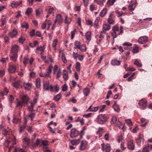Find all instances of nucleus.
<instances>
[{
    "mask_svg": "<svg viewBox=\"0 0 152 152\" xmlns=\"http://www.w3.org/2000/svg\"><path fill=\"white\" fill-rule=\"evenodd\" d=\"M21 27H23L26 29L28 28V24L27 23L24 22L21 24Z\"/></svg>",
    "mask_w": 152,
    "mask_h": 152,
    "instance_id": "nucleus-38",
    "label": "nucleus"
},
{
    "mask_svg": "<svg viewBox=\"0 0 152 152\" xmlns=\"http://www.w3.org/2000/svg\"><path fill=\"white\" fill-rule=\"evenodd\" d=\"M31 84L28 83H23V86L26 90H29L31 88Z\"/></svg>",
    "mask_w": 152,
    "mask_h": 152,
    "instance_id": "nucleus-17",
    "label": "nucleus"
},
{
    "mask_svg": "<svg viewBox=\"0 0 152 152\" xmlns=\"http://www.w3.org/2000/svg\"><path fill=\"white\" fill-rule=\"evenodd\" d=\"M34 60V59L33 58H31L30 59L28 58H24L23 64L26 66V64L28 63H29L30 64H31L33 62Z\"/></svg>",
    "mask_w": 152,
    "mask_h": 152,
    "instance_id": "nucleus-10",
    "label": "nucleus"
},
{
    "mask_svg": "<svg viewBox=\"0 0 152 152\" xmlns=\"http://www.w3.org/2000/svg\"><path fill=\"white\" fill-rule=\"evenodd\" d=\"M135 7V5L134 4H133L129 6V8L130 11H133L134 10Z\"/></svg>",
    "mask_w": 152,
    "mask_h": 152,
    "instance_id": "nucleus-52",
    "label": "nucleus"
},
{
    "mask_svg": "<svg viewBox=\"0 0 152 152\" xmlns=\"http://www.w3.org/2000/svg\"><path fill=\"white\" fill-rule=\"evenodd\" d=\"M6 17L4 15H2L1 19V23L0 25V26H3L6 23Z\"/></svg>",
    "mask_w": 152,
    "mask_h": 152,
    "instance_id": "nucleus-29",
    "label": "nucleus"
},
{
    "mask_svg": "<svg viewBox=\"0 0 152 152\" xmlns=\"http://www.w3.org/2000/svg\"><path fill=\"white\" fill-rule=\"evenodd\" d=\"M91 32L90 31H88L86 34V38L87 40H90L91 39Z\"/></svg>",
    "mask_w": 152,
    "mask_h": 152,
    "instance_id": "nucleus-32",
    "label": "nucleus"
},
{
    "mask_svg": "<svg viewBox=\"0 0 152 152\" xmlns=\"http://www.w3.org/2000/svg\"><path fill=\"white\" fill-rule=\"evenodd\" d=\"M103 129L102 128H99L98 129V130L97 132V134L100 135L99 137H100L102 136V134L101 132H103Z\"/></svg>",
    "mask_w": 152,
    "mask_h": 152,
    "instance_id": "nucleus-57",
    "label": "nucleus"
},
{
    "mask_svg": "<svg viewBox=\"0 0 152 152\" xmlns=\"http://www.w3.org/2000/svg\"><path fill=\"white\" fill-rule=\"evenodd\" d=\"M13 85L14 87L18 89L20 85V83L19 81H15L13 83Z\"/></svg>",
    "mask_w": 152,
    "mask_h": 152,
    "instance_id": "nucleus-39",
    "label": "nucleus"
},
{
    "mask_svg": "<svg viewBox=\"0 0 152 152\" xmlns=\"http://www.w3.org/2000/svg\"><path fill=\"white\" fill-rule=\"evenodd\" d=\"M32 10H33L32 8L29 7L27 9L26 13L27 14V15H28L31 13Z\"/></svg>",
    "mask_w": 152,
    "mask_h": 152,
    "instance_id": "nucleus-43",
    "label": "nucleus"
},
{
    "mask_svg": "<svg viewBox=\"0 0 152 152\" xmlns=\"http://www.w3.org/2000/svg\"><path fill=\"white\" fill-rule=\"evenodd\" d=\"M56 75V79H58L60 78L61 75V69H59L58 71L56 72V73L55 74Z\"/></svg>",
    "mask_w": 152,
    "mask_h": 152,
    "instance_id": "nucleus-27",
    "label": "nucleus"
},
{
    "mask_svg": "<svg viewBox=\"0 0 152 152\" xmlns=\"http://www.w3.org/2000/svg\"><path fill=\"white\" fill-rule=\"evenodd\" d=\"M115 12L118 15V17H119L120 16H121L123 15V12H120L118 10H116L115 11Z\"/></svg>",
    "mask_w": 152,
    "mask_h": 152,
    "instance_id": "nucleus-64",
    "label": "nucleus"
},
{
    "mask_svg": "<svg viewBox=\"0 0 152 152\" xmlns=\"http://www.w3.org/2000/svg\"><path fill=\"white\" fill-rule=\"evenodd\" d=\"M58 69V66L57 65H55L54 66V67L53 68V74L54 75H55L56 72L57 71V70Z\"/></svg>",
    "mask_w": 152,
    "mask_h": 152,
    "instance_id": "nucleus-61",
    "label": "nucleus"
},
{
    "mask_svg": "<svg viewBox=\"0 0 152 152\" xmlns=\"http://www.w3.org/2000/svg\"><path fill=\"white\" fill-rule=\"evenodd\" d=\"M26 126L24 125H21L20 126L19 128V132L21 133L26 128Z\"/></svg>",
    "mask_w": 152,
    "mask_h": 152,
    "instance_id": "nucleus-55",
    "label": "nucleus"
},
{
    "mask_svg": "<svg viewBox=\"0 0 152 152\" xmlns=\"http://www.w3.org/2000/svg\"><path fill=\"white\" fill-rule=\"evenodd\" d=\"M63 18L62 16L59 14L58 15L56 16V19L54 21V24L57 22L58 24H61L63 22Z\"/></svg>",
    "mask_w": 152,
    "mask_h": 152,
    "instance_id": "nucleus-7",
    "label": "nucleus"
},
{
    "mask_svg": "<svg viewBox=\"0 0 152 152\" xmlns=\"http://www.w3.org/2000/svg\"><path fill=\"white\" fill-rule=\"evenodd\" d=\"M111 64L113 65H119L120 64V61L115 59L114 61H112Z\"/></svg>",
    "mask_w": 152,
    "mask_h": 152,
    "instance_id": "nucleus-28",
    "label": "nucleus"
},
{
    "mask_svg": "<svg viewBox=\"0 0 152 152\" xmlns=\"http://www.w3.org/2000/svg\"><path fill=\"white\" fill-rule=\"evenodd\" d=\"M44 49V47L42 46H41L40 47H38L37 48V50L40 51V54H42V53H43Z\"/></svg>",
    "mask_w": 152,
    "mask_h": 152,
    "instance_id": "nucleus-35",
    "label": "nucleus"
},
{
    "mask_svg": "<svg viewBox=\"0 0 152 152\" xmlns=\"http://www.w3.org/2000/svg\"><path fill=\"white\" fill-rule=\"evenodd\" d=\"M80 65L79 62H77L76 65L75 66V68L77 71H79L80 70Z\"/></svg>",
    "mask_w": 152,
    "mask_h": 152,
    "instance_id": "nucleus-50",
    "label": "nucleus"
},
{
    "mask_svg": "<svg viewBox=\"0 0 152 152\" xmlns=\"http://www.w3.org/2000/svg\"><path fill=\"white\" fill-rule=\"evenodd\" d=\"M29 34L30 36L31 37H33L35 35V30L34 29H32L31 31L29 33Z\"/></svg>",
    "mask_w": 152,
    "mask_h": 152,
    "instance_id": "nucleus-54",
    "label": "nucleus"
},
{
    "mask_svg": "<svg viewBox=\"0 0 152 152\" xmlns=\"http://www.w3.org/2000/svg\"><path fill=\"white\" fill-rule=\"evenodd\" d=\"M132 51L133 53H137L139 51V48L138 47L135 45L134 47H133V48L132 50Z\"/></svg>",
    "mask_w": 152,
    "mask_h": 152,
    "instance_id": "nucleus-41",
    "label": "nucleus"
},
{
    "mask_svg": "<svg viewBox=\"0 0 152 152\" xmlns=\"http://www.w3.org/2000/svg\"><path fill=\"white\" fill-rule=\"evenodd\" d=\"M76 32V29H74L73 30L71 31V39H73L75 36V32Z\"/></svg>",
    "mask_w": 152,
    "mask_h": 152,
    "instance_id": "nucleus-62",
    "label": "nucleus"
},
{
    "mask_svg": "<svg viewBox=\"0 0 152 152\" xmlns=\"http://www.w3.org/2000/svg\"><path fill=\"white\" fill-rule=\"evenodd\" d=\"M111 34L112 36L113 37V39L114 40V38H116L117 36L120 35V33L113 31L111 32Z\"/></svg>",
    "mask_w": 152,
    "mask_h": 152,
    "instance_id": "nucleus-33",
    "label": "nucleus"
},
{
    "mask_svg": "<svg viewBox=\"0 0 152 152\" xmlns=\"http://www.w3.org/2000/svg\"><path fill=\"white\" fill-rule=\"evenodd\" d=\"M63 76L65 81L67 80L69 78L68 72L65 70L63 71Z\"/></svg>",
    "mask_w": 152,
    "mask_h": 152,
    "instance_id": "nucleus-18",
    "label": "nucleus"
},
{
    "mask_svg": "<svg viewBox=\"0 0 152 152\" xmlns=\"http://www.w3.org/2000/svg\"><path fill=\"white\" fill-rule=\"evenodd\" d=\"M58 42V41L57 39H55L53 42L52 46L54 49H55L56 48Z\"/></svg>",
    "mask_w": 152,
    "mask_h": 152,
    "instance_id": "nucleus-53",
    "label": "nucleus"
},
{
    "mask_svg": "<svg viewBox=\"0 0 152 152\" xmlns=\"http://www.w3.org/2000/svg\"><path fill=\"white\" fill-rule=\"evenodd\" d=\"M40 79L39 78H37L36 80V85L37 88H39L40 87Z\"/></svg>",
    "mask_w": 152,
    "mask_h": 152,
    "instance_id": "nucleus-30",
    "label": "nucleus"
},
{
    "mask_svg": "<svg viewBox=\"0 0 152 152\" xmlns=\"http://www.w3.org/2000/svg\"><path fill=\"white\" fill-rule=\"evenodd\" d=\"M13 152H26L25 150L23 149L15 148Z\"/></svg>",
    "mask_w": 152,
    "mask_h": 152,
    "instance_id": "nucleus-37",
    "label": "nucleus"
},
{
    "mask_svg": "<svg viewBox=\"0 0 152 152\" xmlns=\"http://www.w3.org/2000/svg\"><path fill=\"white\" fill-rule=\"evenodd\" d=\"M117 121V118L115 116H113L112 117V121L114 124L116 123Z\"/></svg>",
    "mask_w": 152,
    "mask_h": 152,
    "instance_id": "nucleus-60",
    "label": "nucleus"
},
{
    "mask_svg": "<svg viewBox=\"0 0 152 152\" xmlns=\"http://www.w3.org/2000/svg\"><path fill=\"white\" fill-rule=\"evenodd\" d=\"M105 1V0H96V2L97 4L102 5H103Z\"/></svg>",
    "mask_w": 152,
    "mask_h": 152,
    "instance_id": "nucleus-48",
    "label": "nucleus"
},
{
    "mask_svg": "<svg viewBox=\"0 0 152 152\" xmlns=\"http://www.w3.org/2000/svg\"><path fill=\"white\" fill-rule=\"evenodd\" d=\"M16 66L14 65H10L9 66L8 69V71L10 73H14L16 70Z\"/></svg>",
    "mask_w": 152,
    "mask_h": 152,
    "instance_id": "nucleus-13",
    "label": "nucleus"
},
{
    "mask_svg": "<svg viewBox=\"0 0 152 152\" xmlns=\"http://www.w3.org/2000/svg\"><path fill=\"white\" fill-rule=\"evenodd\" d=\"M23 143L26 146H29L30 145V140L27 137H25L23 140Z\"/></svg>",
    "mask_w": 152,
    "mask_h": 152,
    "instance_id": "nucleus-19",
    "label": "nucleus"
},
{
    "mask_svg": "<svg viewBox=\"0 0 152 152\" xmlns=\"http://www.w3.org/2000/svg\"><path fill=\"white\" fill-rule=\"evenodd\" d=\"M17 30L15 28L13 29L9 33V35L11 38L15 37L18 34Z\"/></svg>",
    "mask_w": 152,
    "mask_h": 152,
    "instance_id": "nucleus-8",
    "label": "nucleus"
},
{
    "mask_svg": "<svg viewBox=\"0 0 152 152\" xmlns=\"http://www.w3.org/2000/svg\"><path fill=\"white\" fill-rule=\"evenodd\" d=\"M61 96V95L60 94H58L54 97V99L56 101H57L60 99Z\"/></svg>",
    "mask_w": 152,
    "mask_h": 152,
    "instance_id": "nucleus-45",
    "label": "nucleus"
},
{
    "mask_svg": "<svg viewBox=\"0 0 152 152\" xmlns=\"http://www.w3.org/2000/svg\"><path fill=\"white\" fill-rule=\"evenodd\" d=\"M35 114L34 113H31L28 115V116L31 118V120L32 121L35 116Z\"/></svg>",
    "mask_w": 152,
    "mask_h": 152,
    "instance_id": "nucleus-51",
    "label": "nucleus"
},
{
    "mask_svg": "<svg viewBox=\"0 0 152 152\" xmlns=\"http://www.w3.org/2000/svg\"><path fill=\"white\" fill-rule=\"evenodd\" d=\"M42 9L40 8H39L36 10V15L37 16H39L40 13L42 12Z\"/></svg>",
    "mask_w": 152,
    "mask_h": 152,
    "instance_id": "nucleus-49",
    "label": "nucleus"
},
{
    "mask_svg": "<svg viewBox=\"0 0 152 152\" xmlns=\"http://www.w3.org/2000/svg\"><path fill=\"white\" fill-rule=\"evenodd\" d=\"M74 44L75 47H74V48L75 49H76L77 48L79 49L81 45L80 42L78 41H75L74 42Z\"/></svg>",
    "mask_w": 152,
    "mask_h": 152,
    "instance_id": "nucleus-24",
    "label": "nucleus"
},
{
    "mask_svg": "<svg viewBox=\"0 0 152 152\" xmlns=\"http://www.w3.org/2000/svg\"><path fill=\"white\" fill-rule=\"evenodd\" d=\"M22 3V2L21 1L13 2L11 4V6L13 8L16 7L20 4H21Z\"/></svg>",
    "mask_w": 152,
    "mask_h": 152,
    "instance_id": "nucleus-26",
    "label": "nucleus"
},
{
    "mask_svg": "<svg viewBox=\"0 0 152 152\" xmlns=\"http://www.w3.org/2000/svg\"><path fill=\"white\" fill-rule=\"evenodd\" d=\"M71 20H70V19H69V18L67 16H66L65 17V23L67 24H69Z\"/></svg>",
    "mask_w": 152,
    "mask_h": 152,
    "instance_id": "nucleus-63",
    "label": "nucleus"
},
{
    "mask_svg": "<svg viewBox=\"0 0 152 152\" xmlns=\"http://www.w3.org/2000/svg\"><path fill=\"white\" fill-rule=\"evenodd\" d=\"M142 137L140 135H139L138 137L136 140V142L138 145L140 144L141 143Z\"/></svg>",
    "mask_w": 152,
    "mask_h": 152,
    "instance_id": "nucleus-58",
    "label": "nucleus"
},
{
    "mask_svg": "<svg viewBox=\"0 0 152 152\" xmlns=\"http://www.w3.org/2000/svg\"><path fill=\"white\" fill-rule=\"evenodd\" d=\"M112 30L113 31L120 33L119 28L118 26L117 25L115 26L113 28Z\"/></svg>",
    "mask_w": 152,
    "mask_h": 152,
    "instance_id": "nucleus-40",
    "label": "nucleus"
},
{
    "mask_svg": "<svg viewBox=\"0 0 152 152\" xmlns=\"http://www.w3.org/2000/svg\"><path fill=\"white\" fill-rule=\"evenodd\" d=\"M43 88L45 90H50L51 92H52L53 91V87L51 85H49L48 82H46L44 83Z\"/></svg>",
    "mask_w": 152,
    "mask_h": 152,
    "instance_id": "nucleus-4",
    "label": "nucleus"
},
{
    "mask_svg": "<svg viewBox=\"0 0 152 152\" xmlns=\"http://www.w3.org/2000/svg\"><path fill=\"white\" fill-rule=\"evenodd\" d=\"M127 146L129 150H133L134 149L135 146L132 140H130L128 142Z\"/></svg>",
    "mask_w": 152,
    "mask_h": 152,
    "instance_id": "nucleus-12",
    "label": "nucleus"
},
{
    "mask_svg": "<svg viewBox=\"0 0 152 152\" xmlns=\"http://www.w3.org/2000/svg\"><path fill=\"white\" fill-rule=\"evenodd\" d=\"M19 49L18 46L16 45H14L12 46L11 50V52L13 56L11 57H17V52Z\"/></svg>",
    "mask_w": 152,
    "mask_h": 152,
    "instance_id": "nucleus-3",
    "label": "nucleus"
},
{
    "mask_svg": "<svg viewBox=\"0 0 152 152\" xmlns=\"http://www.w3.org/2000/svg\"><path fill=\"white\" fill-rule=\"evenodd\" d=\"M34 106V104L33 103H31V106L28 107V109L29 111H33V107Z\"/></svg>",
    "mask_w": 152,
    "mask_h": 152,
    "instance_id": "nucleus-56",
    "label": "nucleus"
},
{
    "mask_svg": "<svg viewBox=\"0 0 152 152\" xmlns=\"http://www.w3.org/2000/svg\"><path fill=\"white\" fill-rule=\"evenodd\" d=\"M48 142L47 140H41V145H43V146H47L48 145Z\"/></svg>",
    "mask_w": 152,
    "mask_h": 152,
    "instance_id": "nucleus-44",
    "label": "nucleus"
},
{
    "mask_svg": "<svg viewBox=\"0 0 152 152\" xmlns=\"http://www.w3.org/2000/svg\"><path fill=\"white\" fill-rule=\"evenodd\" d=\"M16 100V102L15 103L16 107L20 109L23 105L26 106L27 104L29 98L27 96L23 95L21 97L20 100L18 99H17Z\"/></svg>",
    "mask_w": 152,
    "mask_h": 152,
    "instance_id": "nucleus-1",
    "label": "nucleus"
},
{
    "mask_svg": "<svg viewBox=\"0 0 152 152\" xmlns=\"http://www.w3.org/2000/svg\"><path fill=\"white\" fill-rule=\"evenodd\" d=\"M10 143H11V144L12 145L15 144L16 142L15 141H12L11 140H7L4 142V145L7 148L9 147V145Z\"/></svg>",
    "mask_w": 152,
    "mask_h": 152,
    "instance_id": "nucleus-15",
    "label": "nucleus"
},
{
    "mask_svg": "<svg viewBox=\"0 0 152 152\" xmlns=\"http://www.w3.org/2000/svg\"><path fill=\"white\" fill-rule=\"evenodd\" d=\"M53 68V67L52 65H50L48 67V70L47 72L46 73L47 74H48L49 76L50 74L52 72V70Z\"/></svg>",
    "mask_w": 152,
    "mask_h": 152,
    "instance_id": "nucleus-46",
    "label": "nucleus"
},
{
    "mask_svg": "<svg viewBox=\"0 0 152 152\" xmlns=\"http://www.w3.org/2000/svg\"><path fill=\"white\" fill-rule=\"evenodd\" d=\"M134 64L137 67L140 68L142 66V64L140 63L138 61L136 60L134 62Z\"/></svg>",
    "mask_w": 152,
    "mask_h": 152,
    "instance_id": "nucleus-42",
    "label": "nucleus"
},
{
    "mask_svg": "<svg viewBox=\"0 0 152 152\" xmlns=\"http://www.w3.org/2000/svg\"><path fill=\"white\" fill-rule=\"evenodd\" d=\"M148 38L146 36L141 37L138 39V42L141 44H144L148 42Z\"/></svg>",
    "mask_w": 152,
    "mask_h": 152,
    "instance_id": "nucleus-5",
    "label": "nucleus"
},
{
    "mask_svg": "<svg viewBox=\"0 0 152 152\" xmlns=\"http://www.w3.org/2000/svg\"><path fill=\"white\" fill-rule=\"evenodd\" d=\"M20 122V119L16 116L14 115L12 122L14 124H17L18 122Z\"/></svg>",
    "mask_w": 152,
    "mask_h": 152,
    "instance_id": "nucleus-25",
    "label": "nucleus"
},
{
    "mask_svg": "<svg viewBox=\"0 0 152 152\" xmlns=\"http://www.w3.org/2000/svg\"><path fill=\"white\" fill-rule=\"evenodd\" d=\"M115 126H117L119 128H121V126L122 125V123L121 122L119 121H118L115 124H114Z\"/></svg>",
    "mask_w": 152,
    "mask_h": 152,
    "instance_id": "nucleus-59",
    "label": "nucleus"
},
{
    "mask_svg": "<svg viewBox=\"0 0 152 152\" xmlns=\"http://www.w3.org/2000/svg\"><path fill=\"white\" fill-rule=\"evenodd\" d=\"M107 120V118L105 115L100 114L98 116V122L100 124H104Z\"/></svg>",
    "mask_w": 152,
    "mask_h": 152,
    "instance_id": "nucleus-2",
    "label": "nucleus"
},
{
    "mask_svg": "<svg viewBox=\"0 0 152 152\" xmlns=\"http://www.w3.org/2000/svg\"><path fill=\"white\" fill-rule=\"evenodd\" d=\"M54 12V9L53 7H50L48 10V13L49 15L53 13Z\"/></svg>",
    "mask_w": 152,
    "mask_h": 152,
    "instance_id": "nucleus-47",
    "label": "nucleus"
},
{
    "mask_svg": "<svg viewBox=\"0 0 152 152\" xmlns=\"http://www.w3.org/2000/svg\"><path fill=\"white\" fill-rule=\"evenodd\" d=\"M102 149L105 151L106 152H110V146L108 144H107L105 145L104 144H102Z\"/></svg>",
    "mask_w": 152,
    "mask_h": 152,
    "instance_id": "nucleus-6",
    "label": "nucleus"
},
{
    "mask_svg": "<svg viewBox=\"0 0 152 152\" xmlns=\"http://www.w3.org/2000/svg\"><path fill=\"white\" fill-rule=\"evenodd\" d=\"M152 148V145H148L143 149V152H149V150H151Z\"/></svg>",
    "mask_w": 152,
    "mask_h": 152,
    "instance_id": "nucleus-21",
    "label": "nucleus"
},
{
    "mask_svg": "<svg viewBox=\"0 0 152 152\" xmlns=\"http://www.w3.org/2000/svg\"><path fill=\"white\" fill-rule=\"evenodd\" d=\"M83 92L84 94L86 96H87L90 93V90L88 88H85L83 90Z\"/></svg>",
    "mask_w": 152,
    "mask_h": 152,
    "instance_id": "nucleus-31",
    "label": "nucleus"
},
{
    "mask_svg": "<svg viewBox=\"0 0 152 152\" xmlns=\"http://www.w3.org/2000/svg\"><path fill=\"white\" fill-rule=\"evenodd\" d=\"M87 145V142L85 140L82 141L81 142L80 149L81 150H83L86 148Z\"/></svg>",
    "mask_w": 152,
    "mask_h": 152,
    "instance_id": "nucleus-11",
    "label": "nucleus"
},
{
    "mask_svg": "<svg viewBox=\"0 0 152 152\" xmlns=\"http://www.w3.org/2000/svg\"><path fill=\"white\" fill-rule=\"evenodd\" d=\"M113 15L112 14H110L109 18L108 19V22L110 24H114V20L113 19L112 16Z\"/></svg>",
    "mask_w": 152,
    "mask_h": 152,
    "instance_id": "nucleus-20",
    "label": "nucleus"
},
{
    "mask_svg": "<svg viewBox=\"0 0 152 152\" xmlns=\"http://www.w3.org/2000/svg\"><path fill=\"white\" fill-rule=\"evenodd\" d=\"M79 132L75 129H72L71 131L70 137L73 138L77 137L79 134Z\"/></svg>",
    "mask_w": 152,
    "mask_h": 152,
    "instance_id": "nucleus-9",
    "label": "nucleus"
},
{
    "mask_svg": "<svg viewBox=\"0 0 152 152\" xmlns=\"http://www.w3.org/2000/svg\"><path fill=\"white\" fill-rule=\"evenodd\" d=\"M107 10L106 9H103L100 13V16L102 17H103L106 14Z\"/></svg>",
    "mask_w": 152,
    "mask_h": 152,
    "instance_id": "nucleus-36",
    "label": "nucleus"
},
{
    "mask_svg": "<svg viewBox=\"0 0 152 152\" xmlns=\"http://www.w3.org/2000/svg\"><path fill=\"white\" fill-rule=\"evenodd\" d=\"M9 92V91L6 88H4V90L0 93L1 96H3L4 95H6Z\"/></svg>",
    "mask_w": 152,
    "mask_h": 152,
    "instance_id": "nucleus-22",
    "label": "nucleus"
},
{
    "mask_svg": "<svg viewBox=\"0 0 152 152\" xmlns=\"http://www.w3.org/2000/svg\"><path fill=\"white\" fill-rule=\"evenodd\" d=\"M79 49L82 52L86 51V45L84 44L81 45Z\"/></svg>",
    "mask_w": 152,
    "mask_h": 152,
    "instance_id": "nucleus-34",
    "label": "nucleus"
},
{
    "mask_svg": "<svg viewBox=\"0 0 152 152\" xmlns=\"http://www.w3.org/2000/svg\"><path fill=\"white\" fill-rule=\"evenodd\" d=\"M110 25L107 24H104L103 25V31H108L110 29Z\"/></svg>",
    "mask_w": 152,
    "mask_h": 152,
    "instance_id": "nucleus-23",
    "label": "nucleus"
},
{
    "mask_svg": "<svg viewBox=\"0 0 152 152\" xmlns=\"http://www.w3.org/2000/svg\"><path fill=\"white\" fill-rule=\"evenodd\" d=\"M139 104L140 106H142L143 107H146L147 104V101L145 99H142L140 101Z\"/></svg>",
    "mask_w": 152,
    "mask_h": 152,
    "instance_id": "nucleus-14",
    "label": "nucleus"
},
{
    "mask_svg": "<svg viewBox=\"0 0 152 152\" xmlns=\"http://www.w3.org/2000/svg\"><path fill=\"white\" fill-rule=\"evenodd\" d=\"M31 143L32 145L34 147H35L38 145H39L40 146H41V140L39 139H37L35 143H33V141H31Z\"/></svg>",
    "mask_w": 152,
    "mask_h": 152,
    "instance_id": "nucleus-16",
    "label": "nucleus"
}]
</instances>
